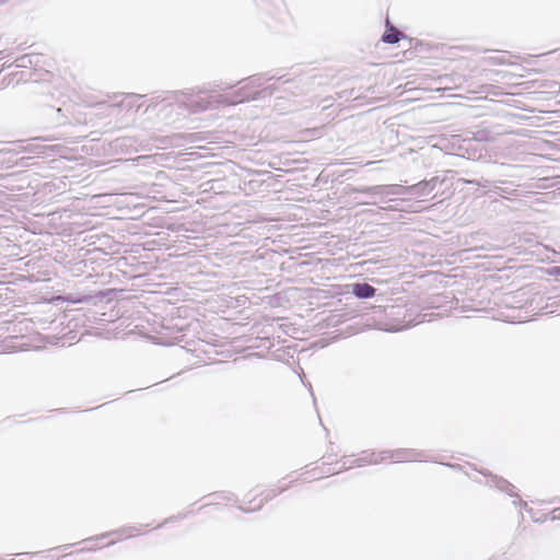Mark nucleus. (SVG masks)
<instances>
[{"label": "nucleus", "instance_id": "obj_3", "mask_svg": "<svg viewBox=\"0 0 560 560\" xmlns=\"http://www.w3.org/2000/svg\"><path fill=\"white\" fill-rule=\"evenodd\" d=\"M305 474H312L311 480H318V479L324 478L325 476H330L334 472L331 471L330 468L325 470L322 466H316V467L312 468L311 470H307Z\"/></svg>", "mask_w": 560, "mask_h": 560}, {"label": "nucleus", "instance_id": "obj_4", "mask_svg": "<svg viewBox=\"0 0 560 560\" xmlns=\"http://www.w3.org/2000/svg\"><path fill=\"white\" fill-rule=\"evenodd\" d=\"M549 273H550L551 276L560 277V266H559V267H553V268L549 271Z\"/></svg>", "mask_w": 560, "mask_h": 560}, {"label": "nucleus", "instance_id": "obj_5", "mask_svg": "<svg viewBox=\"0 0 560 560\" xmlns=\"http://www.w3.org/2000/svg\"><path fill=\"white\" fill-rule=\"evenodd\" d=\"M266 498H259L258 502L254 505V506H262L264 502H265Z\"/></svg>", "mask_w": 560, "mask_h": 560}, {"label": "nucleus", "instance_id": "obj_6", "mask_svg": "<svg viewBox=\"0 0 560 560\" xmlns=\"http://www.w3.org/2000/svg\"><path fill=\"white\" fill-rule=\"evenodd\" d=\"M260 495H261V493L258 495H253V500H256V497H260Z\"/></svg>", "mask_w": 560, "mask_h": 560}, {"label": "nucleus", "instance_id": "obj_1", "mask_svg": "<svg viewBox=\"0 0 560 560\" xmlns=\"http://www.w3.org/2000/svg\"><path fill=\"white\" fill-rule=\"evenodd\" d=\"M352 293L359 299H368L375 295V288L368 283H353L351 285Z\"/></svg>", "mask_w": 560, "mask_h": 560}, {"label": "nucleus", "instance_id": "obj_2", "mask_svg": "<svg viewBox=\"0 0 560 560\" xmlns=\"http://www.w3.org/2000/svg\"><path fill=\"white\" fill-rule=\"evenodd\" d=\"M386 25H387V30L383 34L382 40L384 43H387V44L398 43L400 37H401V33L396 27H394L393 25H389V21L388 20L386 21Z\"/></svg>", "mask_w": 560, "mask_h": 560}]
</instances>
